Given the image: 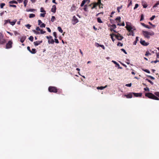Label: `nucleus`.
Instances as JSON below:
<instances>
[{
	"label": "nucleus",
	"instance_id": "50",
	"mask_svg": "<svg viewBox=\"0 0 159 159\" xmlns=\"http://www.w3.org/2000/svg\"><path fill=\"white\" fill-rule=\"evenodd\" d=\"M144 71L147 72V73H150V71L149 70H147V69H144V70H143Z\"/></svg>",
	"mask_w": 159,
	"mask_h": 159
},
{
	"label": "nucleus",
	"instance_id": "63",
	"mask_svg": "<svg viewBox=\"0 0 159 159\" xmlns=\"http://www.w3.org/2000/svg\"><path fill=\"white\" fill-rule=\"evenodd\" d=\"M158 62V61L157 60H156L155 61H152L151 62V63H157V62Z\"/></svg>",
	"mask_w": 159,
	"mask_h": 159
},
{
	"label": "nucleus",
	"instance_id": "2",
	"mask_svg": "<svg viewBox=\"0 0 159 159\" xmlns=\"http://www.w3.org/2000/svg\"><path fill=\"white\" fill-rule=\"evenodd\" d=\"M32 31L36 34H43L46 32V31L41 29L39 27H37L36 28V30H33Z\"/></svg>",
	"mask_w": 159,
	"mask_h": 159
},
{
	"label": "nucleus",
	"instance_id": "16",
	"mask_svg": "<svg viewBox=\"0 0 159 159\" xmlns=\"http://www.w3.org/2000/svg\"><path fill=\"white\" fill-rule=\"evenodd\" d=\"M17 21V20L16 19L12 21H11L10 20H9V23L12 25L13 26L14 25H15Z\"/></svg>",
	"mask_w": 159,
	"mask_h": 159
},
{
	"label": "nucleus",
	"instance_id": "54",
	"mask_svg": "<svg viewBox=\"0 0 159 159\" xmlns=\"http://www.w3.org/2000/svg\"><path fill=\"white\" fill-rule=\"evenodd\" d=\"M144 90H145V91H149V89L147 87H146V88H144Z\"/></svg>",
	"mask_w": 159,
	"mask_h": 159
},
{
	"label": "nucleus",
	"instance_id": "57",
	"mask_svg": "<svg viewBox=\"0 0 159 159\" xmlns=\"http://www.w3.org/2000/svg\"><path fill=\"white\" fill-rule=\"evenodd\" d=\"M121 50L122 51H123L125 53V54H127V52H126L125 50L124 49L122 48L121 49Z\"/></svg>",
	"mask_w": 159,
	"mask_h": 159
},
{
	"label": "nucleus",
	"instance_id": "45",
	"mask_svg": "<svg viewBox=\"0 0 159 159\" xmlns=\"http://www.w3.org/2000/svg\"><path fill=\"white\" fill-rule=\"evenodd\" d=\"M125 23L124 22H123L121 24H120L119 23H118L117 25H119V26H125Z\"/></svg>",
	"mask_w": 159,
	"mask_h": 159
},
{
	"label": "nucleus",
	"instance_id": "47",
	"mask_svg": "<svg viewBox=\"0 0 159 159\" xmlns=\"http://www.w3.org/2000/svg\"><path fill=\"white\" fill-rule=\"evenodd\" d=\"M101 45H100L98 43H95V46L97 48L100 47Z\"/></svg>",
	"mask_w": 159,
	"mask_h": 159
},
{
	"label": "nucleus",
	"instance_id": "39",
	"mask_svg": "<svg viewBox=\"0 0 159 159\" xmlns=\"http://www.w3.org/2000/svg\"><path fill=\"white\" fill-rule=\"evenodd\" d=\"M154 94L156 95V96L159 97V92H156L154 93Z\"/></svg>",
	"mask_w": 159,
	"mask_h": 159
},
{
	"label": "nucleus",
	"instance_id": "61",
	"mask_svg": "<svg viewBox=\"0 0 159 159\" xmlns=\"http://www.w3.org/2000/svg\"><path fill=\"white\" fill-rule=\"evenodd\" d=\"M10 7H16V6L15 5H10Z\"/></svg>",
	"mask_w": 159,
	"mask_h": 159
},
{
	"label": "nucleus",
	"instance_id": "28",
	"mask_svg": "<svg viewBox=\"0 0 159 159\" xmlns=\"http://www.w3.org/2000/svg\"><path fill=\"white\" fill-rule=\"evenodd\" d=\"M35 16V15L34 14H30L29 15V17L30 18H33Z\"/></svg>",
	"mask_w": 159,
	"mask_h": 159
},
{
	"label": "nucleus",
	"instance_id": "44",
	"mask_svg": "<svg viewBox=\"0 0 159 159\" xmlns=\"http://www.w3.org/2000/svg\"><path fill=\"white\" fill-rule=\"evenodd\" d=\"M123 44L122 43H121L120 42H118L117 44V45L119 46H122Z\"/></svg>",
	"mask_w": 159,
	"mask_h": 159
},
{
	"label": "nucleus",
	"instance_id": "30",
	"mask_svg": "<svg viewBox=\"0 0 159 159\" xmlns=\"http://www.w3.org/2000/svg\"><path fill=\"white\" fill-rule=\"evenodd\" d=\"M35 10L34 9H27L26 10V11L27 12H29V11H35Z\"/></svg>",
	"mask_w": 159,
	"mask_h": 159
},
{
	"label": "nucleus",
	"instance_id": "41",
	"mask_svg": "<svg viewBox=\"0 0 159 159\" xmlns=\"http://www.w3.org/2000/svg\"><path fill=\"white\" fill-rule=\"evenodd\" d=\"M45 14H46V13H41L40 14V16L41 17H44L45 16Z\"/></svg>",
	"mask_w": 159,
	"mask_h": 159
},
{
	"label": "nucleus",
	"instance_id": "29",
	"mask_svg": "<svg viewBox=\"0 0 159 159\" xmlns=\"http://www.w3.org/2000/svg\"><path fill=\"white\" fill-rule=\"evenodd\" d=\"M29 39L31 42H33V41L34 38L32 36H31L29 38Z\"/></svg>",
	"mask_w": 159,
	"mask_h": 159
},
{
	"label": "nucleus",
	"instance_id": "1",
	"mask_svg": "<svg viewBox=\"0 0 159 159\" xmlns=\"http://www.w3.org/2000/svg\"><path fill=\"white\" fill-rule=\"evenodd\" d=\"M110 35L111 36V39L113 42L115 40L113 38L114 37L119 40H121L123 38V37L119 33H118L117 34H113L111 35L110 34Z\"/></svg>",
	"mask_w": 159,
	"mask_h": 159
},
{
	"label": "nucleus",
	"instance_id": "11",
	"mask_svg": "<svg viewBox=\"0 0 159 159\" xmlns=\"http://www.w3.org/2000/svg\"><path fill=\"white\" fill-rule=\"evenodd\" d=\"M140 43L142 45L144 46H147L149 44V43L145 42L144 40H143L142 39H140Z\"/></svg>",
	"mask_w": 159,
	"mask_h": 159
},
{
	"label": "nucleus",
	"instance_id": "27",
	"mask_svg": "<svg viewBox=\"0 0 159 159\" xmlns=\"http://www.w3.org/2000/svg\"><path fill=\"white\" fill-rule=\"evenodd\" d=\"M28 2V0H24V6L26 7Z\"/></svg>",
	"mask_w": 159,
	"mask_h": 159
},
{
	"label": "nucleus",
	"instance_id": "60",
	"mask_svg": "<svg viewBox=\"0 0 159 159\" xmlns=\"http://www.w3.org/2000/svg\"><path fill=\"white\" fill-rule=\"evenodd\" d=\"M46 29H47V30H48V32H51V30L49 28H48V27H47V28H46Z\"/></svg>",
	"mask_w": 159,
	"mask_h": 159
},
{
	"label": "nucleus",
	"instance_id": "56",
	"mask_svg": "<svg viewBox=\"0 0 159 159\" xmlns=\"http://www.w3.org/2000/svg\"><path fill=\"white\" fill-rule=\"evenodd\" d=\"M125 86L127 87H130L131 86V84L130 83V84H125Z\"/></svg>",
	"mask_w": 159,
	"mask_h": 159
},
{
	"label": "nucleus",
	"instance_id": "21",
	"mask_svg": "<svg viewBox=\"0 0 159 159\" xmlns=\"http://www.w3.org/2000/svg\"><path fill=\"white\" fill-rule=\"evenodd\" d=\"M56 11V6L54 5L52 6V8L51 9V11L53 13H55Z\"/></svg>",
	"mask_w": 159,
	"mask_h": 159
},
{
	"label": "nucleus",
	"instance_id": "38",
	"mask_svg": "<svg viewBox=\"0 0 159 159\" xmlns=\"http://www.w3.org/2000/svg\"><path fill=\"white\" fill-rule=\"evenodd\" d=\"M120 16H119V17H117L116 19V21H119V22H120Z\"/></svg>",
	"mask_w": 159,
	"mask_h": 159
},
{
	"label": "nucleus",
	"instance_id": "14",
	"mask_svg": "<svg viewBox=\"0 0 159 159\" xmlns=\"http://www.w3.org/2000/svg\"><path fill=\"white\" fill-rule=\"evenodd\" d=\"M112 62H113L114 63L116 64V67H117L118 69H122V68L120 66L119 64L116 61H112Z\"/></svg>",
	"mask_w": 159,
	"mask_h": 159
},
{
	"label": "nucleus",
	"instance_id": "24",
	"mask_svg": "<svg viewBox=\"0 0 159 159\" xmlns=\"http://www.w3.org/2000/svg\"><path fill=\"white\" fill-rule=\"evenodd\" d=\"M31 53L34 54L36 53V49L34 48H33L32 49V50H31L30 52Z\"/></svg>",
	"mask_w": 159,
	"mask_h": 159
},
{
	"label": "nucleus",
	"instance_id": "15",
	"mask_svg": "<svg viewBox=\"0 0 159 159\" xmlns=\"http://www.w3.org/2000/svg\"><path fill=\"white\" fill-rule=\"evenodd\" d=\"M132 93V95L133 94L134 96L135 97H141L142 95V93Z\"/></svg>",
	"mask_w": 159,
	"mask_h": 159
},
{
	"label": "nucleus",
	"instance_id": "58",
	"mask_svg": "<svg viewBox=\"0 0 159 159\" xmlns=\"http://www.w3.org/2000/svg\"><path fill=\"white\" fill-rule=\"evenodd\" d=\"M54 40H55V42L56 43H59V41H58V40L57 39V38L55 39Z\"/></svg>",
	"mask_w": 159,
	"mask_h": 159
},
{
	"label": "nucleus",
	"instance_id": "22",
	"mask_svg": "<svg viewBox=\"0 0 159 159\" xmlns=\"http://www.w3.org/2000/svg\"><path fill=\"white\" fill-rule=\"evenodd\" d=\"M141 25L143 26V27L146 28H148V29H150L151 28V27L147 25H145V24H144V23H141Z\"/></svg>",
	"mask_w": 159,
	"mask_h": 159
},
{
	"label": "nucleus",
	"instance_id": "20",
	"mask_svg": "<svg viewBox=\"0 0 159 159\" xmlns=\"http://www.w3.org/2000/svg\"><path fill=\"white\" fill-rule=\"evenodd\" d=\"M116 28V25H115V24L112 25L111 26V29H110V30H111V31H112L113 29H115ZM113 30L114 32H116V33H117V32H116L115 30Z\"/></svg>",
	"mask_w": 159,
	"mask_h": 159
},
{
	"label": "nucleus",
	"instance_id": "53",
	"mask_svg": "<svg viewBox=\"0 0 159 159\" xmlns=\"http://www.w3.org/2000/svg\"><path fill=\"white\" fill-rule=\"evenodd\" d=\"M155 16L154 15L152 16L150 18V20H153L154 19V18H155Z\"/></svg>",
	"mask_w": 159,
	"mask_h": 159
},
{
	"label": "nucleus",
	"instance_id": "55",
	"mask_svg": "<svg viewBox=\"0 0 159 159\" xmlns=\"http://www.w3.org/2000/svg\"><path fill=\"white\" fill-rule=\"evenodd\" d=\"M147 76L148 77L150 78H151V79H152V80L155 79V78L154 77L152 76H151L148 75Z\"/></svg>",
	"mask_w": 159,
	"mask_h": 159
},
{
	"label": "nucleus",
	"instance_id": "48",
	"mask_svg": "<svg viewBox=\"0 0 159 159\" xmlns=\"http://www.w3.org/2000/svg\"><path fill=\"white\" fill-rule=\"evenodd\" d=\"M144 19V16L143 15V14H142L141 16V18L140 19V21H142Z\"/></svg>",
	"mask_w": 159,
	"mask_h": 159
},
{
	"label": "nucleus",
	"instance_id": "52",
	"mask_svg": "<svg viewBox=\"0 0 159 159\" xmlns=\"http://www.w3.org/2000/svg\"><path fill=\"white\" fill-rule=\"evenodd\" d=\"M139 6V4H136L135 7L134 8V9H135L138 8Z\"/></svg>",
	"mask_w": 159,
	"mask_h": 159
},
{
	"label": "nucleus",
	"instance_id": "32",
	"mask_svg": "<svg viewBox=\"0 0 159 159\" xmlns=\"http://www.w3.org/2000/svg\"><path fill=\"white\" fill-rule=\"evenodd\" d=\"M159 5V1H158L157 3L155 4L153 6V7L154 8L157 7V6Z\"/></svg>",
	"mask_w": 159,
	"mask_h": 159
},
{
	"label": "nucleus",
	"instance_id": "59",
	"mask_svg": "<svg viewBox=\"0 0 159 159\" xmlns=\"http://www.w3.org/2000/svg\"><path fill=\"white\" fill-rule=\"evenodd\" d=\"M149 24H150L151 25L152 27H155V25H153L152 23H151L150 22H148Z\"/></svg>",
	"mask_w": 159,
	"mask_h": 159
},
{
	"label": "nucleus",
	"instance_id": "6",
	"mask_svg": "<svg viewBox=\"0 0 159 159\" xmlns=\"http://www.w3.org/2000/svg\"><path fill=\"white\" fill-rule=\"evenodd\" d=\"M46 38L48 39V43L49 44H53L54 42V41L52 38V37L51 36H47Z\"/></svg>",
	"mask_w": 159,
	"mask_h": 159
},
{
	"label": "nucleus",
	"instance_id": "33",
	"mask_svg": "<svg viewBox=\"0 0 159 159\" xmlns=\"http://www.w3.org/2000/svg\"><path fill=\"white\" fill-rule=\"evenodd\" d=\"M9 3L17 4V2L15 1H11L9 2Z\"/></svg>",
	"mask_w": 159,
	"mask_h": 159
},
{
	"label": "nucleus",
	"instance_id": "43",
	"mask_svg": "<svg viewBox=\"0 0 159 159\" xmlns=\"http://www.w3.org/2000/svg\"><path fill=\"white\" fill-rule=\"evenodd\" d=\"M25 26L28 29H30L31 25L29 24H28L25 25Z\"/></svg>",
	"mask_w": 159,
	"mask_h": 159
},
{
	"label": "nucleus",
	"instance_id": "36",
	"mask_svg": "<svg viewBox=\"0 0 159 159\" xmlns=\"http://www.w3.org/2000/svg\"><path fill=\"white\" fill-rule=\"evenodd\" d=\"M97 21L99 23H102V21L101 20V19L99 18L98 17L97 18Z\"/></svg>",
	"mask_w": 159,
	"mask_h": 159
},
{
	"label": "nucleus",
	"instance_id": "40",
	"mask_svg": "<svg viewBox=\"0 0 159 159\" xmlns=\"http://www.w3.org/2000/svg\"><path fill=\"white\" fill-rule=\"evenodd\" d=\"M5 4L4 3H1L0 4V7L1 8H2L4 6H5Z\"/></svg>",
	"mask_w": 159,
	"mask_h": 159
},
{
	"label": "nucleus",
	"instance_id": "9",
	"mask_svg": "<svg viewBox=\"0 0 159 159\" xmlns=\"http://www.w3.org/2000/svg\"><path fill=\"white\" fill-rule=\"evenodd\" d=\"M125 27L127 30L129 31L130 33L134 34L133 31L132 30L133 28L131 26L127 24Z\"/></svg>",
	"mask_w": 159,
	"mask_h": 159
},
{
	"label": "nucleus",
	"instance_id": "4",
	"mask_svg": "<svg viewBox=\"0 0 159 159\" xmlns=\"http://www.w3.org/2000/svg\"><path fill=\"white\" fill-rule=\"evenodd\" d=\"M143 35L146 38L149 39L150 38V35H153L154 34V33L152 31L151 32H148L147 31H143Z\"/></svg>",
	"mask_w": 159,
	"mask_h": 159
},
{
	"label": "nucleus",
	"instance_id": "37",
	"mask_svg": "<svg viewBox=\"0 0 159 159\" xmlns=\"http://www.w3.org/2000/svg\"><path fill=\"white\" fill-rule=\"evenodd\" d=\"M40 11L41 12H42L45 13V11L44 10V9H43V7H41L40 8Z\"/></svg>",
	"mask_w": 159,
	"mask_h": 159
},
{
	"label": "nucleus",
	"instance_id": "46",
	"mask_svg": "<svg viewBox=\"0 0 159 159\" xmlns=\"http://www.w3.org/2000/svg\"><path fill=\"white\" fill-rule=\"evenodd\" d=\"M146 80H147L152 85L153 84V82H152V81H151L150 80H149L148 79H146Z\"/></svg>",
	"mask_w": 159,
	"mask_h": 159
},
{
	"label": "nucleus",
	"instance_id": "8",
	"mask_svg": "<svg viewBox=\"0 0 159 159\" xmlns=\"http://www.w3.org/2000/svg\"><path fill=\"white\" fill-rule=\"evenodd\" d=\"M48 90L50 92H57V89L55 87L50 86L48 88Z\"/></svg>",
	"mask_w": 159,
	"mask_h": 159
},
{
	"label": "nucleus",
	"instance_id": "10",
	"mask_svg": "<svg viewBox=\"0 0 159 159\" xmlns=\"http://www.w3.org/2000/svg\"><path fill=\"white\" fill-rule=\"evenodd\" d=\"M12 42L11 41H9L6 45V48L9 49L12 47Z\"/></svg>",
	"mask_w": 159,
	"mask_h": 159
},
{
	"label": "nucleus",
	"instance_id": "23",
	"mask_svg": "<svg viewBox=\"0 0 159 159\" xmlns=\"http://www.w3.org/2000/svg\"><path fill=\"white\" fill-rule=\"evenodd\" d=\"M107 87V85L105 86L98 87H97V89H98L103 90L105 88Z\"/></svg>",
	"mask_w": 159,
	"mask_h": 159
},
{
	"label": "nucleus",
	"instance_id": "26",
	"mask_svg": "<svg viewBox=\"0 0 159 159\" xmlns=\"http://www.w3.org/2000/svg\"><path fill=\"white\" fill-rule=\"evenodd\" d=\"M57 30L60 33H62L63 32V30H62L61 28L60 27H58Z\"/></svg>",
	"mask_w": 159,
	"mask_h": 159
},
{
	"label": "nucleus",
	"instance_id": "51",
	"mask_svg": "<svg viewBox=\"0 0 159 159\" xmlns=\"http://www.w3.org/2000/svg\"><path fill=\"white\" fill-rule=\"evenodd\" d=\"M53 35L54 37L55 38V39L57 38V33L56 32H54L53 33Z\"/></svg>",
	"mask_w": 159,
	"mask_h": 159
},
{
	"label": "nucleus",
	"instance_id": "3",
	"mask_svg": "<svg viewBox=\"0 0 159 159\" xmlns=\"http://www.w3.org/2000/svg\"><path fill=\"white\" fill-rule=\"evenodd\" d=\"M145 96L149 98L156 100H159V98L157 97L154 94L151 93H146L145 94Z\"/></svg>",
	"mask_w": 159,
	"mask_h": 159
},
{
	"label": "nucleus",
	"instance_id": "25",
	"mask_svg": "<svg viewBox=\"0 0 159 159\" xmlns=\"http://www.w3.org/2000/svg\"><path fill=\"white\" fill-rule=\"evenodd\" d=\"M138 40L139 37H136V40L134 42L133 44L134 45H136L137 43V41H138Z\"/></svg>",
	"mask_w": 159,
	"mask_h": 159
},
{
	"label": "nucleus",
	"instance_id": "62",
	"mask_svg": "<svg viewBox=\"0 0 159 159\" xmlns=\"http://www.w3.org/2000/svg\"><path fill=\"white\" fill-rule=\"evenodd\" d=\"M14 34L16 35L19 34L16 31H14Z\"/></svg>",
	"mask_w": 159,
	"mask_h": 159
},
{
	"label": "nucleus",
	"instance_id": "13",
	"mask_svg": "<svg viewBox=\"0 0 159 159\" xmlns=\"http://www.w3.org/2000/svg\"><path fill=\"white\" fill-rule=\"evenodd\" d=\"M124 96L127 98H131L133 97L132 93H129L127 94H125Z\"/></svg>",
	"mask_w": 159,
	"mask_h": 159
},
{
	"label": "nucleus",
	"instance_id": "31",
	"mask_svg": "<svg viewBox=\"0 0 159 159\" xmlns=\"http://www.w3.org/2000/svg\"><path fill=\"white\" fill-rule=\"evenodd\" d=\"M122 6H121L120 7H117V10L118 11V12L119 13L120 12V9H121L122 8Z\"/></svg>",
	"mask_w": 159,
	"mask_h": 159
},
{
	"label": "nucleus",
	"instance_id": "49",
	"mask_svg": "<svg viewBox=\"0 0 159 159\" xmlns=\"http://www.w3.org/2000/svg\"><path fill=\"white\" fill-rule=\"evenodd\" d=\"M143 6L144 8H146L148 6L147 4L146 3H144L143 4Z\"/></svg>",
	"mask_w": 159,
	"mask_h": 159
},
{
	"label": "nucleus",
	"instance_id": "64",
	"mask_svg": "<svg viewBox=\"0 0 159 159\" xmlns=\"http://www.w3.org/2000/svg\"><path fill=\"white\" fill-rule=\"evenodd\" d=\"M156 56L157 58H159V52L156 53Z\"/></svg>",
	"mask_w": 159,
	"mask_h": 159
},
{
	"label": "nucleus",
	"instance_id": "12",
	"mask_svg": "<svg viewBox=\"0 0 159 159\" xmlns=\"http://www.w3.org/2000/svg\"><path fill=\"white\" fill-rule=\"evenodd\" d=\"M38 25L40 26L41 28H44L45 26V25L43 23L41 20H38Z\"/></svg>",
	"mask_w": 159,
	"mask_h": 159
},
{
	"label": "nucleus",
	"instance_id": "19",
	"mask_svg": "<svg viewBox=\"0 0 159 159\" xmlns=\"http://www.w3.org/2000/svg\"><path fill=\"white\" fill-rule=\"evenodd\" d=\"M87 2H88V3L89 2V0H83L82 1V2L80 4L81 7H82L85 4V3Z\"/></svg>",
	"mask_w": 159,
	"mask_h": 159
},
{
	"label": "nucleus",
	"instance_id": "18",
	"mask_svg": "<svg viewBox=\"0 0 159 159\" xmlns=\"http://www.w3.org/2000/svg\"><path fill=\"white\" fill-rule=\"evenodd\" d=\"M101 4V1L100 0H98L97 3H95L93 4V6L92 7V9L95 8L98 5V4Z\"/></svg>",
	"mask_w": 159,
	"mask_h": 159
},
{
	"label": "nucleus",
	"instance_id": "7",
	"mask_svg": "<svg viewBox=\"0 0 159 159\" xmlns=\"http://www.w3.org/2000/svg\"><path fill=\"white\" fill-rule=\"evenodd\" d=\"M79 22V20L75 16L73 17L72 19V23L73 25H75Z\"/></svg>",
	"mask_w": 159,
	"mask_h": 159
},
{
	"label": "nucleus",
	"instance_id": "5",
	"mask_svg": "<svg viewBox=\"0 0 159 159\" xmlns=\"http://www.w3.org/2000/svg\"><path fill=\"white\" fill-rule=\"evenodd\" d=\"M6 42V40L3 38V36L2 34L0 33V44H4Z\"/></svg>",
	"mask_w": 159,
	"mask_h": 159
},
{
	"label": "nucleus",
	"instance_id": "34",
	"mask_svg": "<svg viewBox=\"0 0 159 159\" xmlns=\"http://www.w3.org/2000/svg\"><path fill=\"white\" fill-rule=\"evenodd\" d=\"M55 17L54 16H52L51 19V21L52 22H53V21H55Z\"/></svg>",
	"mask_w": 159,
	"mask_h": 159
},
{
	"label": "nucleus",
	"instance_id": "42",
	"mask_svg": "<svg viewBox=\"0 0 159 159\" xmlns=\"http://www.w3.org/2000/svg\"><path fill=\"white\" fill-rule=\"evenodd\" d=\"M151 55V53H150L148 51H147L146 52V54H145V55L146 56H148V55Z\"/></svg>",
	"mask_w": 159,
	"mask_h": 159
},
{
	"label": "nucleus",
	"instance_id": "17",
	"mask_svg": "<svg viewBox=\"0 0 159 159\" xmlns=\"http://www.w3.org/2000/svg\"><path fill=\"white\" fill-rule=\"evenodd\" d=\"M42 40L40 41H38L36 42H34V45L36 46L40 45L41 43H42Z\"/></svg>",
	"mask_w": 159,
	"mask_h": 159
},
{
	"label": "nucleus",
	"instance_id": "35",
	"mask_svg": "<svg viewBox=\"0 0 159 159\" xmlns=\"http://www.w3.org/2000/svg\"><path fill=\"white\" fill-rule=\"evenodd\" d=\"M25 39V37H23L20 39V41L22 43H23Z\"/></svg>",
	"mask_w": 159,
	"mask_h": 159
}]
</instances>
